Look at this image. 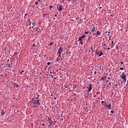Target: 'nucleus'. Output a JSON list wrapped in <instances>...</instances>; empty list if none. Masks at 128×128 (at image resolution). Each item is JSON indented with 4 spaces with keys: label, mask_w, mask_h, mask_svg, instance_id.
Returning a JSON list of instances; mask_svg holds the SVG:
<instances>
[{
    "label": "nucleus",
    "mask_w": 128,
    "mask_h": 128,
    "mask_svg": "<svg viewBox=\"0 0 128 128\" xmlns=\"http://www.w3.org/2000/svg\"><path fill=\"white\" fill-rule=\"evenodd\" d=\"M30 28H31V27L30 26Z\"/></svg>",
    "instance_id": "nucleus-63"
},
{
    "label": "nucleus",
    "mask_w": 128,
    "mask_h": 128,
    "mask_svg": "<svg viewBox=\"0 0 128 128\" xmlns=\"http://www.w3.org/2000/svg\"><path fill=\"white\" fill-rule=\"evenodd\" d=\"M104 104H106V102H104Z\"/></svg>",
    "instance_id": "nucleus-64"
},
{
    "label": "nucleus",
    "mask_w": 128,
    "mask_h": 128,
    "mask_svg": "<svg viewBox=\"0 0 128 128\" xmlns=\"http://www.w3.org/2000/svg\"><path fill=\"white\" fill-rule=\"evenodd\" d=\"M98 100H100V98H98Z\"/></svg>",
    "instance_id": "nucleus-61"
},
{
    "label": "nucleus",
    "mask_w": 128,
    "mask_h": 128,
    "mask_svg": "<svg viewBox=\"0 0 128 128\" xmlns=\"http://www.w3.org/2000/svg\"><path fill=\"white\" fill-rule=\"evenodd\" d=\"M92 84H90V88H88V92H92Z\"/></svg>",
    "instance_id": "nucleus-4"
},
{
    "label": "nucleus",
    "mask_w": 128,
    "mask_h": 128,
    "mask_svg": "<svg viewBox=\"0 0 128 128\" xmlns=\"http://www.w3.org/2000/svg\"><path fill=\"white\" fill-rule=\"evenodd\" d=\"M50 74H52V71L50 72Z\"/></svg>",
    "instance_id": "nucleus-52"
},
{
    "label": "nucleus",
    "mask_w": 128,
    "mask_h": 128,
    "mask_svg": "<svg viewBox=\"0 0 128 128\" xmlns=\"http://www.w3.org/2000/svg\"><path fill=\"white\" fill-rule=\"evenodd\" d=\"M101 103H102V104H104V102L102 101V102H101Z\"/></svg>",
    "instance_id": "nucleus-36"
},
{
    "label": "nucleus",
    "mask_w": 128,
    "mask_h": 128,
    "mask_svg": "<svg viewBox=\"0 0 128 128\" xmlns=\"http://www.w3.org/2000/svg\"><path fill=\"white\" fill-rule=\"evenodd\" d=\"M20 86H18V83H14V88H19Z\"/></svg>",
    "instance_id": "nucleus-5"
},
{
    "label": "nucleus",
    "mask_w": 128,
    "mask_h": 128,
    "mask_svg": "<svg viewBox=\"0 0 128 128\" xmlns=\"http://www.w3.org/2000/svg\"><path fill=\"white\" fill-rule=\"evenodd\" d=\"M113 114H114V110H111V111H110V116H112Z\"/></svg>",
    "instance_id": "nucleus-16"
},
{
    "label": "nucleus",
    "mask_w": 128,
    "mask_h": 128,
    "mask_svg": "<svg viewBox=\"0 0 128 128\" xmlns=\"http://www.w3.org/2000/svg\"><path fill=\"white\" fill-rule=\"evenodd\" d=\"M28 22H30V19L28 20Z\"/></svg>",
    "instance_id": "nucleus-43"
},
{
    "label": "nucleus",
    "mask_w": 128,
    "mask_h": 128,
    "mask_svg": "<svg viewBox=\"0 0 128 128\" xmlns=\"http://www.w3.org/2000/svg\"><path fill=\"white\" fill-rule=\"evenodd\" d=\"M96 54H98V56H102L104 53L102 52H96Z\"/></svg>",
    "instance_id": "nucleus-2"
},
{
    "label": "nucleus",
    "mask_w": 128,
    "mask_h": 128,
    "mask_svg": "<svg viewBox=\"0 0 128 128\" xmlns=\"http://www.w3.org/2000/svg\"><path fill=\"white\" fill-rule=\"evenodd\" d=\"M38 98L40 96V95H38Z\"/></svg>",
    "instance_id": "nucleus-56"
},
{
    "label": "nucleus",
    "mask_w": 128,
    "mask_h": 128,
    "mask_svg": "<svg viewBox=\"0 0 128 128\" xmlns=\"http://www.w3.org/2000/svg\"><path fill=\"white\" fill-rule=\"evenodd\" d=\"M58 62V60H62V58H58L57 60Z\"/></svg>",
    "instance_id": "nucleus-15"
},
{
    "label": "nucleus",
    "mask_w": 128,
    "mask_h": 128,
    "mask_svg": "<svg viewBox=\"0 0 128 128\" xmlns=\"http://www.w3.org/2000/svg\"><path fill=\"white\" fill-rule=\"evenodd\" d=\"M100 94V92H96V94Z\"/></svg>",
    "instance_id": "nucleus-25"
},
{
    "label": "nucleus",
    "mask_w": 128,
    "mask_h": 128,
    "mask_svg": "<svg viewBox=\"0 0 128 128\" xmlns=\"http://www.w3.org/2000/svg\"><path fill=\"white\" fill-rule=\"evenodd\" d=\"M24 70H22L20 72V74H22V72H24Z\"/></svg>",
    "instance_id": "nucleus-31"
},
{
    "label": "nucleus",
    "mask_w": 128,
    "mask_h": 128,
    "mask_svg": "<svg viewBox=\"0 0 128 128\" xmlns=\"http://www.w3.org/2000/svg\"><path fill=\"white\" fill-rule=\"evenodd\" d=\"M39 2H40V0H38Z\"/></svg>",
    "instance_id": "nucleus-49"
},
{
    "label": "nucleus",
    "mask_w": 128,
    "mask_h": 128,
    "mask_svg": "<svg viewBox=\"0 0 128 128\" xmlns=\"http://www.w3.org/2000/svg\"><path fill=\"white\" fill-rule=\"evenodd\" d=\"M47 64L48 66H50V62H48Z\"/></svg>",
    "instance_id": "nucleus-23"
},
{
    "label": "nucleus",
    "mask_w": 128,
    "mask_h": 128,
    "mask_svg": "<svg viewBox=\"0 0 128 128\" xmlns=\"http://www.w3.org/2000/svg\"><path fill=\"white\" fill-rule=\"evenodd\" d=\"M80 44H81L82 46V44H83L82 42V41H80Z\"/></svg>",
    "instance_id": "nucleus-32"
},
{
    "label": "nucleus",
    "mask_w": 128,
    "mask_h": 128,
    "mask_svg": "<svg viewBox=\"0 0 128 128\" xmlns=\"http://www.w3.org/2000/svg\"><path fill=\"white\" fill-rule=\"evenodd\" d=\"M9 60H8V62H9Z\"/></svg>",
    "instance_id": "nucleus-62"
},
{
    "label": "nucleus",
    "mask_w": 128,
    "mask_h": 128,
    "mask_svg": "<svg viewBox=\"0 0 128 128\" xmlns=\"http://www.w3.org/2000/svg\"><path fill=\"white\" fill-rule=\"evenodd\" d=\"M102 80H106V77H102Z\"/></svg>",
    "instance_id": "nucleus-19"
},
{
    "label": "nucleus",
    "mask_w": 128,
    "mask_h": 128,
    "mask_svg": "<svg viewBox=\"0 0 128 128\" xmlns=\"http://www.w3.org/2000/svg\"><path fill=\"white\" fill-rule=\"evenodd\" d=\"M94 98H96V94H94Z\"/></svg>",
    "instance_id": "nucleus-34"
},
{
    "label": "nucleus",
    "mask_w": 128,
    "mask_h": 128,
    "mask_svg": "<svg viewBox=\"0 0 128 128\" xmlns=\"http://www.w3.org/2000/svg\"><path fill=\"white\" fill-rule=\"evenodd\" d=\"M58 16V14H54V16Z\"/></svg>",
    "instance_id": "nucleus-42"
},
{
    "label": "nucleus",
    "mask_w": 128,
    "mask_h": 128,
    "mask_svg": "<svg viewBox=\"0 0 128 128\" xmlns=\"http://www.w3.org/2000/svg\"><path fill=\"white\" fill-rule=\"evenodd\" d=\"M88 32H85L84 34H88Z\"/></svg>",
    "instance_id": "nucleus-29"
},
{
    "label": "nucleus",
    "mask_w": 128,
    "mask_h": 128,
    "mask_svg": "<svg viewBox=\"0 0 128 128\" xmlns=\"http://www.w3.org/2000/svg\"><path fill=\"white\" fill-rule=\"evenodd\" d=\"M108 84H109L110 86H112V84L110 82L108 83Z\"/></svg>",
    "instance_id": "nucleus-38"
},
{
    "label": "nucleus",
    "mask_w": 128,
    "mask_h": 128,
    "mask_svg": "<svg viewBox=\"0 0 128 128\" xmlns=\"http://www.w3.org/2000/svg\"><path fill=\"white\" fill-rule=\"evenodd\" d=\"M81 38H86V36H82Z\"/></svg>",
    "instance_id": "nucleus-28"
},
{
    "label": "nucleus",
    "mask_w": 128,
    "mask_h": 128,
    "mask_svg": "<svg viewBox=\"0 0 128 128\" xmlns=\"http://www.w3.org/2000/svg\"><path fill=\"white\" fill-rule=\"evenodd\" d=\"M115 86H118V84H116Z\"/></svg>",
    "instance_id": "nucleus-54"
},
{
    "label": "nucleus",
    "mask_w": 128,
    "mask_h": 128,
    "mask_svg": "<svg viewBox=\"0 0 128 128\" xmlns=\"http://www.w3.org/2000/svg\"><path fill=\"white\" fill-rule=\"evenodd\" d=\"M54 80H56V78H54Z\"/></svg>",
    "instance_id": "nucleus-58"
},
{
    "label": "nucleus",
    "mask_w": 128,
    "mask_h": 128,
    "mask_svg": "<svg viewBox=\"0 0 128 128\" xmlns=\"http://www.w3.org/2000/svg\"><path fill=\"white\" fill-rule=\"evenodd\" d=\"M60 54H62L58 53V58H60Z\"/></svg>",
    "instance_id": "nucleus-24"
},
{
    "label": "nucleus",
    "mask_w": 128,
    "mask_h": 128,
    "mask_svg": "<svg viewBox=\"0 0 128 128\" xmlns=\"http://www.w3.org/2000/svg\"><path fill=\"white\" fill-rule=\"evenodd\" d=\"M64 50V48L62 47H60V48L58 50V52L57 54H62V52Z\"/></svg>",
    "instance_id": "nucleus-3"
},
{
    "label": "nucleus",
    "mask_w": 128,
    "mask_h": 128,
    "mask_svg": "<svg viewBox=\"0 0 128 128\" xmlns=\"http://www.w3.org/2000/svg\"><path fill=\"white\" fill-rule=\"evenodd\" d=\"M67 2H70V1L71 0H66Z\"/></svg>",
    "instance_id": "nucleus-45"
},
{
    "label": "nucleus",
    "mask_w": 128,
    "mask_h": 128,
    "mask_svg": "<svg viewBox=\"0 0 128 128\" xmlns=\"http://www.w3.org/2000/svg\"><path fill=\"white\" fill-rule=\"evenodd\" d=\"M73 88L74 90H76V84H74L73 86Z\"/></svg>",
    "instance_id": "nucleus-14"
},
{
    "label": "nucleus",
    "mask_w": 128,
    "mask_h": 128,
    "mask_svg": "<svg viewBox=\"0 0 128 128\" xmlns=\"http://www.w3.org/2000/svg\"><path fill=\"white\" fill-rule=\"evenodd\" d=\"M52 44H54V42L50 43V46H52Z\"/></svg>",
    "instance_id": "nucleus-21"
},
{
    "label": "nucleus",
    "mask_w": 128,
    "mask_h": 128,
    "mask_svg": "<svg viewBox=\"0 0 128 128\" xmlns=\"http://www.w3.org/2000/svg\"><path fill=\"white\" fill-rule=\"evenodd\" d=\"M42 126H44V124H42Z\"/></svg>",
    "instance_id": "nucleus-51"
},
{
    "label": "nucleus",
    "mask_w": 128,
    "mask_h": 128,
    "mask_svg": "<svg viewBox=\"0 0 128 128\" xmlns=\"http://www.w3.org/2000/svg\"><path fill=\"white\" fill-rule=\"evenodd\" d=\"M51 76H54L52 75Z\"/></svg>",
    "instance_id": "nucleus-60"
},
{
    "label": "nucleus",
    "mask_w": 128,
    "mask_h": 128,
    "mask_svg": "<svg viewBox=\"0 0 128 128\" xmlns=\"http://www.w3.org/2000/svg\"><path fill=\"white\" fill-rule=\"evenodd\" d=\"M4 114H4V111L3 110H2L1 112V116H4Z\"/></svg>",
    "instance_id": "nucleus-12"
},
{
    "label": "nucleus",
    "mask_w": 128,
    "mask_h": 128,
    "mask_svg": "<svg viewBox=\"0 0 128 128\" xmlns=\"http://www.w3.org/2000/svg\"><path fill=\"white\" fill-rule=\"evenodd\" d=\"M103 46H106V44H103Z\"/></svg>",
    "instance_id": "nucleus-55"
},
{
    "label": "nucleus",
    "mask_w": 128,
    "mask_h": 128,
    "mask_svg": "<svg viewBox=\"0 0 128 128\" xmlns=\"http://www.w3.org/2000/svg\"><path fill=\"white\" fill-rule=\"evenodd\" d=\"M38 97L36 98V100H38Z\"/></svg>",
    "instance_id": "nucleus-48"
},
{
    "label": "nucleus",
    "mask_w": 128,
    "mask_h": 128,
    "mask_svg": "<svg viewBox=\"0 0 128 128\" xmlns=\"http://www.w3.org/2000/svg\"><path fill=\"white\" fill-rule=\"evenodd\" d=\"M94 34L96 35V36H100V32L99 30H97V32L96 33H94Z\"/></svg>",
    "instance_id": "nucleus-8"
},
{
    "label": "nucleus",
    "mask_w": 128,
    "mask_h": 128,
    "mask_svg": "<svg viewBox=\"0 0 128 128\" xmlns=\"http://www.w3.org/2000/svg\"><path fill=\"white\" fill-rule=\"evenodd\" d=\"M82 37H80V38H78V40H79V42H82Z\"/></svg>",
    "instance_id": "nucleus-17"
},
{
    "label": "nucleus",
    "mask_w": 128,
    "mask_h": 128,
    "mask_svg": "<svg viewBox=\"0 0 128 128\" xmlns=\"http://www.w3.org/2000/svg\"><path fill=\"white\" fill-rule=\"evenodd\" d=\"M120 70H124V68H122V67L120 68Z\"/></svg>",
    "instance_id": "nucleus-22"
},
{
    "label": "nucleus",
    "mask_w": 128,
    "mask_h": 128,
    "mask_svg": "<svg viewBox=\"0 0 128 128\" xmlns=\"http://www.w3.org/2000/svg\"><path fill=\"white\" fill-rule=\"evenodd\" d=\"M112 46H114V41L113 40L112 42Z\"/></svg>",
    "instance_id": "nucleus-26"
},
{
    "label": "nucleus",
    "mask_w": 128,
    "mask_h": 128,
    "mask_svg": "<svg viewBox=\"0 0 128 128\" xmlns=\"http://www.w3.org/2000/svg\"><path fill=\"white\" fill-rule=\"evenodd\" d=\"M94 74H96V71H95V72H94Z\"/></svg>",
    "instance_id": "nucleus-37"
},
{
    "label": "nucleus",
    "mask_w": 128,
    "mask_h": 128,
    "mask_svg": "<svg viewBox=\"0 0 128 128\" xmlns=\"http://www.w3.org/2000/svg\"><path fill=\"white\" fill-rule=\"evenodd\" d=\"M95 30H96V28L94 26L92 30V32H94Z\"/></svg>",
    "instance_id": "nucleus-11"
},
{
    "label": "nucleus",
    "mask_w": 128,
    "mask_h": 128,
    "mask_svg": "<svg viewBox=\"0 0 128 128\" xmlns=\"http://www.w3.org/2000/svg\"><path fill=\"white\" fill-rule=\"evenodd\" d=\"M32 46H36V44H34L32 45Z\"/></svg>",
    "instance_id": "nucleus-41"
},
{
    "label": "nucleus",
    "mask_w": 128,
    "mask_h": 128,
    "mask_svg": "<svg viewBox=\"0 0 128 128\" xmlns=\"http://www.w3.org/2000/svg\"><path fill=\"white\" fill-rule=\"evenodd\" d=\"M62 10V5H60L59 6V8L58 9V10H59V12H60V10Z\"/></svg>",
    "instance_id": "nucleus-9"
},
{
    "label": "nucleus",
    "mask_w": 128,
    "mask_h": 128,
    "mask_svg": "<svg viewBox=\"0 0 128 128\" xmlns=\"http://www.w3.org/2000/svg\"><path fill=\"white\" fill-rule=\"evenodd\" d=\"M120 64H124V62H120Z\"/></svg>",
    "instance_id": "nucleus-40"
},
{
    "label": "nucleus",
    "mask_w": 128,
    "mask_h": 128,
    "mask_svg": "<svg viewBox=\"0 0 128 128\" xmlns=\"http://www.w3.org/2000/svg\"><path fill=\"white\" fill-rule=\"evenodd\" d=\"M34 108H36V106H38V104H36V102H34Z\"/></svg>",
    "instance_id": "nucleus-18"
},
{
    "label": "nucleus",
    "mask_w": 128,
    "mask_h": 128,
    "mask_svg": "<svg viewBox=\"0 0 128 128\" xmlns=\"http://www.w3.org/2000/svg\"><path fill=\"white\" fill-rule=\"evenodd\" d=\"M108 50H110V48H108Z\"/></svg>",
    "instance_id": "nucleus-47"
},
{
    "label": "nucleus",
    "mask_w": 128,
    "mask_h": 128,
    "mask_svg": "<svg viewBox=\"0 0 128 128\" xmlns=\"http://www.w3.org/2000/svg\"><path fill=\"white\" fill-rule=\"evenodd\" d=\"M8 66H9V68H12V66H10V65L8 64Z\"/></svg>",
    "instance_id": "nucleus-39"
},
{
    "label": "nucleus",
    "mask_w": 128,
    "mask_h": 128,
    "mask_svg": "<svg viewBox=\"0 0 128 128\" xmlns=\"http://www.w3.org/2000/svg\"><path fill=\"white\" fill-rule=\"evenodd\" d=\"M92 48H93L92 47V48H91V50H92Z\"/></svg>",
    "instance_id": "nucleus-57"
},
{
    "label": "nucleus",
    "mask_w": 128,
    "mask_h": 128,
    "mask_svg": "<svg viewBox=\"0 0 128 128\" xmlns=\"http://www.w3.org/2000/svg\"><path fill=\"white\" fill-rule=\"evenodd\" d=\"M48 122H49V124H48V126H52V119L50 118H48Z\"/></svg>",
    "instance_id": "nucleus-7"
},
{
    "label": "nucleus",
    "mask_w": 128,
    "mask_h": 128,
    "mask_svg": "<svg viewBox=\"0 0 128 128\" xmlns=\"http://www.w3.org/2000/svg\"><path fill=\"white\" fill-rule=\"evenodd\" d=\"M110 32H108V34H107V36H110Z\"/></svg>",
    "instance_id": "nucleus-35"
},
{
    "label": "nucleus",
    "mask_w": 128,
    "mask_h": 128,
    "mask_svg": "<svg viewBox=\"0 0 128 128\" xmlns=\"http://www.w3.org/2000/svg\"><path fill=\"white\" fill-rule=\"evenodd\" d=\"M108 80H110V78L108 77Z\"/></svg>",
    "instance_id": "nucleus-46"
},
{
    "label": "nucleus",
    "mask_w": 128,
    "mask_h": 128,
    "mask_svg": "<svg viewBox=\"0 0 128 128\" xmlns=\"http://www.w3.org/2000/svg\"><path fill=\"white\" fill-rule=\"evenodd\" d=\"M36 32H40V28L38 27H36Z\"/></svg>",
    "instance_id": "nucleus-13"
},
{
    "label": "nucleus",
    "mask_w": 128,
    "mask_h": 128,
    "mask_svg": "<svg viewBox=\"0 0 128 128\" xmlns=\"http://www.w3.org/2000/svg\"><path fill=\"white\" fill-rule=\"evenodd\" d=\"M90 40V36H89L88 38V40Z\"/></svg>",
    "instance_id": "nucleus-33"
},
{
    "label": "nucleus",
    "mask_w": 128,
    "mask_h": 128,
    "mask_svg": "<svg viewBox=\"0 0 128 128\" xmlns=\"http://www.w3.org/2000/svg\"><path fill=\"white\" fill-rule=\"evenodd\" d=\"M30 24H32V22H30Z\"/></svg>",
    "instance_id": "nucleus-50"
},
{
    "label": "nucleus",
    "mask_w": 128,
    "mask_h": 128,
    "mask_svg": "<svg viewBox=\"0 0 128 128\" xmlns=\"http://www.w3.org/2000/svg\"><path fill=\"white\" fill-rule=\"evenodd\" d=\"M126 75L124 74H123L122 76H120V78L122 80H123L124 82H126Z\"/></svg>",
    "instance_id": "nucleus-1"
},
{
    "label": "nucleus",
    "mask_w": 128,
    "mask_h": 128,
    "mask_svg": "<svg viewBox=\"0 0 128 128\" xmlns=\"http://www.w3.org/2000/svg\"><path fill=\"white\" fill-rule=\"evenodd\" d=\"M106 82H108V80H106Z\"/></svg>",
    "instance_id": "nucleus-53"
},
{
    "label": "nucleus",
    "mask_w": 128,
    "mask_h": 128,
    "mask_svg": "<svg viewBox=\"0 0 128 128\" xmlns=\"http://www.w3.org/2000/svg\"><path fill=\"white\" fill-rule=\"evenodd\" d=\"M35 4H36V6H38V2H36Z\"/></svg>",
    "instance_id": "nucleus-20"
},
{
    "label": "nucleus",
    "mask_w": 128,
    "mask_h": 128,
    "mask_svg": "<svg viewBox=\"0 0 128 128\" xmlns=\"http://www.w3.org/2000/svg\"><path fill=\"white\" fill-rule=\"evenodd\" d=\"M32 24H34V26H36V22H32Z\"/></svg>",
    "instance_id": "nucleus-30"
},
{
    "label": "nucleus",
    "mask_w": 128,
    "mask_h": 128,
    "mask_svg": "<svg viewBox=\"0 0 128 128\" xmlns=\"http://www.w3.org/2000/svg\"><path fill=\"white\" fill-rule=\"evenodd\" d=\"M100 8H102V6H100Z\"/></svg>",
    "instance_id": "nucleus-59"
},
{
    "label": "nucleus",
    "mask_w": 128,
    "mask_h": 128,
    "mask_svg": "<svg viewBox=\"0 0 128 128\" xmlns=\"http://www.w3.org/2000/svg\"><path fill=\"white\" fill-rule=\"evenodd\" d=\"M100 70H102V66H100Z\"/></svg>",
    "instance_id": "nucleus-27"
},
{
    "label": "nucleus",
    "mask_w": 128,
    "mask_h": 128,
    "mask_svg": "<svg viewBox=\"0 0 128 128\" xmlns=\"http://www.w3.org/2000/svg\"><path fill=\"white\" fill-rule=\"evenodd\" d=\"M50 8H52V6H50Z\"/></svg>",
    "instance_id": "nucleus-44"
},
{
    "label": "nucleus",
    "mask_w": 128,
    "mask_h": 128,
    "mask_svg": "<svg viewBox=\"0 0 128 128\" xmlns=\"http://www.w3.org/2000/svg\"><path fill=\"white\" fill-rule=\"evenodd\" d=\"M106 108H108V110H112V104H110L108 105H106Z\"/></svg>",
    "instance_id": "nucleus-6"
},
{
    "label": "nucleus",
    "mask_w": 128,
    "mask_h": 128,
    "mask_svg": "<svg viewBox=\"0 0 128 128\" xmlns=\"http://www.w3.org/2000/svg\"><path fill=\"white\" fill-rule=\"evenodd\" d=\"M35 102L36 104H38V106L40 104V100H37Z\"/></svg>",
    "instance_id": "nucleus-10"
}]
</instances>
